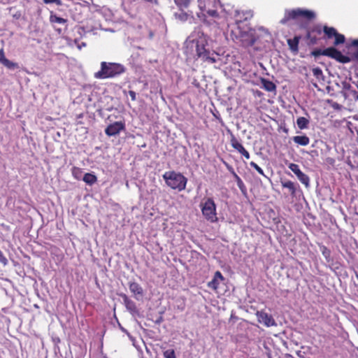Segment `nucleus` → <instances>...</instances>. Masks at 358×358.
<instances>
[{"mask_svg":"<svg viewBox=\"0 0 358 358\" xmlns=\"http://www.w3.org/2000/svg\"><path fill=\"white\" fill-rule=\"evenodd\" d=\"M208 41V36L199 28L195 29L185 42V52L208 64L220 61V55L210 50Z\"/></svg>","mask_w":358,"mask_h":358,"instance_id":"1","label":"nucleus"},{"mask_svg":"<svg viewBox=\"0 0 358 358\" xmlns=\"http://www.w3.org/2000/svg\"><path fill=\"white\" fill-rule=\"evenodd\" d=\"M125 71V67L121 64L102 62L101 69L95 73L94 77L98 79L111 78L122 74Z\"/></svg>","mask_w":358,"mask_h":358,"instance_id":"2","label":"nucleus"},{"mask_svg":"<svg viewBox=\"0 0 358 358\" xmlns=\"http://www.w3.org/2000/svg\"><path fill=\"white\" fill-rule=\"evenodd\" d=\"M166 184L173 189L180 192L185 189L187 179L182 173L176 171H166L163 174Z\"/></svg>","mask_w":358,"mask_h":358,"instance_id":"3","label":"nucleus"},{"mask_svg":"<svg viewBox=\"0 0 358 358\" xmlns=\"http://www.w3.org/2000/svg\"><path fill=\"white\" fill-rule=\"evenodd\" d=\"M315 17V13L312 10L300 8L292 10L287 9L285 11L284 17L281 19L280 22L282 24H285L290 20L305 19L311 20Z\"/></svg>","mask_w":358,"mask_h":358,"instance_id":"4","label":"nucleus"},{"mask_svg":"<svg viewBox=\"0 0 358 358\" xmlns=\"http://www.w3.org/2000/svg\"><path fill=\"white\" fill-rule=\"evenodd\" d=\"M219 5V0H198V6L201 10L197 13L198 17L199 18L206 17V13L210 17H217V8Z\"/></svg>","mask_w":358,"mask_h":358,"instance_id":"5","label":"nucleus"},{"mask_svg":"<svg viewBox=\"0 0 358 358\" xmlns=\"http://www.w3.org/2000/svg\"><path fill=\"white\" fill-rule=\"evenodd\" d=\"M200 206L202 215L208 221L212 223L217 221L216 205L212 198L206 199Z\"/></svg>","mask_w":358,"mask_h":358,"instance_id":"6","label":"nucleus"},{"mask_svg":"<svg viewBox=\"0 0 358 358\" xmlns=\"http://www.w3.org/2000/svg\"><path fill=\"white\" fill-rule=\"evenodd\" d=\"M231 34L236 39H239L242 45L245 47L253 45L256 41V38L252 31H243L240 29L239 26L237 27L236 30H231Z\"/></svg>","mask_w":358,"mask_h":358,"instance_id":"7","label":"nucleus"},{"mask_svg":"<svg viewBox=\"0 0 358 358\" xmlns=\"http://www.w3.org/2000/svg\"><path fill=\"white\" fill-rule=\"evenodd\" d=\"M341 87L342 90L341 93L345 99H350L355 101L358 100V92L352 87L350 83L346 80L342 81Z\"/></svg>","mask_w":358,"mask_h":358,"instance_id":"8","label":"nucleus"},{"mask_svg":"<svg viewBox=\"0 0 358 358\" xmlns=\"http://www.w3.org/2000/svg\"><path fill=\"white\" fill-rule=\"evenodd\" d=\"M325 56L329 57L336 61L345 64L350 61L348 56L343 55L339 50L334 47L324 49Z\"/></svg>","mask_w":358,"mask_h":358,"instance_id":"9","label":"nucleus"},{"mask_svg":"<svg viewBox=\"0 0 358 358\" xmlns=\"http://www.w3.org/2000/svg\"><path fill=\"white\" fill-rule=\"evenodd\" d=\"M227 13L234 19L237 27L238 26L239 23L250 20L253 15L252 11L250 10L240 11L235 10L234 13L229 10L227 11Z\"/></svg>","mask_w":358,"mask_h":358,"instance_id":"10","label":"nucleus"},{"mask_svg":"<svg viewBox=\"0 0 358 358\" xmlns=\"http://www.w3.org/2000/svg\"><path fill=\"white\" fill-rule=\"evenodd\" d=\"M125 129V124L123 122H115L109 124L105 129V134L108 136H115L118 135L122 131Z\"/></svg>","mask_w":358,"mask_h":358,"instance_id":"11","label":"nucleus"},{"mask_svg":"<svg viewBox=\"0 0 358 358\" xmlns=\"http://www.w3.org/2000/svg\"><path fill=\"white\" fill-rule=\"evenodd\" d=\"M289 169L297 176L301 183L305 185L306 187H309V177L301 171L298 164L292 163L289 165Z\"/></svg>","mask_w":358,"mask_h":358,"instance_id":"12","label":"nucleus"},{"mask_svg":"<svg viewBox=\"0 0 358 358\" xmlns=\"http://www.w3.org/2000/svg\"><path fill=\"white\" fill-rule=\"evenodd\" d=\"M257 317L259 323L264 324L266 327L276 326L277 324L273 317L263 311H257Z\"/></svg>","mask_w":358,"mask_h":358,"instance_id":"13","label":"nucleus"},{"mask_svg":"<svg viewBox=\"0 0 358 358\" xmlns=\"http://www.w3.org/2000/svg\"><path fill=\"white\" fill-rule=\"evenodd\" d=\"M121 297L123 299V303L124 304L127 310L133 315L138 314V310L136 306V303L131 300L126 294H122Z\"/></svg>","mask_w":358,"mask_h":358,"instance_id":"14","label":"nucleus"},{"mask_svg":"<svg viewBox=\"0 0 358 358\" xmlns=\"http://www.w3.org/2000/svg\"><path fill=\"white\" fill-rule=\"evenodd\" d=\"M224 280V278L222 273L219 271H217L215 273L212 280L208 282V287L213 290H217L220 282H223Z\"/></svg>","mask_w":358,"mask_h":358,"instance_id":"15","label":"nucleus"},{"mask_svg":"<svg viewBox=\"0 0 358 358\" xmlns=\"http://www.w3.org/2000/svg\"><path fill=\"white\" fill-rule=\"evenodd\" d=\"M129 287L131 292L134 294L136 299L140 300L143 295L142 287L136 282H130Z\"/></svg>","mask_w":358,"mask_h":358,"instance_id":"16","label":"nucleus"},{"mask_svg":"<svg viewBox=\"0 0 358 358\" xmlns=\"http://www.w3.org/2000/svg\"><path fill=\"white\" fill-rule=\"evenodd\" d=\"M230 143L233 148L237 150L240 154L242 155L246 150L243 146V145L238 141V140L235 137V136L231 134L230 138Z\"/></svg>","mask_w":358,"mask_h":358,"instance_id":"17","label":"nucleus"},{"mask_svg":"<svg viewBox=\"0 0 358 358\" xmlns=\"http://www.w3.org/2000/svg\"><path fill=\"white\" fill-rule=\"evenodd\" d=\"M282 186L285 188L289 189L290 194L292 196L296 195V192L298 188H299V185L296 183H294L290 180L282 181Z\"/></svg>","mask_w":358,"mask_h":358,"instance_id":"18","label":"nucleus"},{"mask_svg":"<svg viewBox=\"0 0 358 358\" xmlns=\"http://www.w3.org/2000/svg\"><path fill=\"white\" fill-rule=\"evenodd\" d=\"M262 88L267 92H275L276 85L272 82L266 78H261L260 80Z\"/></svg>","mask_w":358,"mask_h":358,"instance_id":"19","label":"nucleus"},{"mask_svg":"<svg viewBox=\"0 0 358 358\" xmlns=\"http://www.w3.org/2000/svg\"><path fill=\"white\" fill-rule=\"evenodd\" d=\"M293 141L300 145L306 146L309 144L310 139L306 136H296L293 137Z\"/></svg>","mask_w":358,"mask_h":358,"instance_id":"20","label":"nucleus"},{"mask_svg":"<svg viewBox=\"0 0 358 358\" xmlns=\"http://www.w3.org/2000/svg\"><path fill=\"white\" fill-rule=\"evenodd\" d=\"M174 16H175L176 19L180 20V22L187 21L189 17L191 18H192V16H191L189 14L185 12L182 9H180L178 11L174 13Z\"/></svg>","mask_w":358,"mask_h":358,"instance_id":"21","label":"nucleus"},{"mask_svg":"<svg viewBox=\"0 0 358 358\" xmlns=\"http://www.w3.org/2000/svg\"><path fill=\"white\" fill-rule=\"evenodd\" d=\"M83 180L89 185H94L97 181L96 176L91 173H87L84 174Z\"/></svg>","mask_w":358,"mask_h":358,"instance_id":"22","label":"nucleus"},{"mask_svg":"<svg viewBox=\"0 0 358 358\" xmlns=\"http://www.w3.org/2000/svg\"><path fill=\"white\" fill-rule=\"evenodd\" d=\"M299 37L295 36L293 39H288L287 43L292 52H297L299 50Z\"/></svg>","mask_w":358,"mask_h":358,"instance_id":"23","label":"nucleus"},{"mask_svg":"<svg viewBox=\"0 0 358 358\" xmlns=\"http://www.w3.org/2000/svg\"><path fill=\"white\" fill-rule=\"evenodd\" d=\"M50 22L52 24L57 23V24H65L67 22V20L64 19L63 17H59L56 14L51 12L50 16Z\"/></svg>","mask_w":358,"mask_h":358,"instance_id":"24","label":"nucleus"},{"mask_svg":"<svg viewBox=\"0 0 358 358\" xmlns=\"http://www.w3.org/2000/svg\"><path fill=\"white\" fill-rule=\"evenodd\" d=\"M296 124L300 129H305L308 127L309 120L304 117H300L297 118Z\"/></svg>","mask_w":358,"mask_h":358,"instance_id":"25","label":"nucleus"},{"mask_svg":"<svg viewBox=\"0 0 358 358\" xmlns=\"http://www.w3.org/2000/svg\"><path fill=\"white\" fill-rule=\"evenodd\" d=\"M71 173L74 178L76 180L83 179L84 175H83V169L76 166H73L71 169Z\"/></svg>","mask_w":358,"mask_h":358,"instance_id":"26","label":"nucleus"},{"mask_svg":"<svg viewBox=\"0 0 358 358\" xmlns=\"http://www.w3.org/2000/svg\"><path fill=\"white\" fill-rule=\"evenodd\" d=\"M324 32L327 35L328 38H331L335 36L337 31L334 27H329L327 26L324 27Z\"/></svg>","mask_w":358,"mask_h":358,"instance_id":"27","label":"nucleus"},{"mask_svg":"<svg viewBox=\"0 0 358 358\" xmlns=\"http://www.w3.org/2000/svg\"><path fill=\"white\" fill-rule=\"evenodd\" d=\"M335 41L334 43V45H338L340 44H343L345 41V38L344 35L338 34V32L335 35Z\"/></svg>","mask_w":358,"mask_h":358,"instance_id":"28","label":"nucleus"},{"mask_svg":"<svg viewBox=\"0 0 358 358\" xmlns=\"http://www.w3.org/2000/svg\"><path fill=\"white\" fill-rule=\"evenodd\" d=\"M3 65H4L6 67H7L9 69H15L18 67L17 64L15 63L12 61H10L9 59H6L3 63Z\"/></svg>","mask_w":358,"mask_h":358,"instance_id":"29","label":"nucleus"},{"mask_svg":"<svg viewBox=\"0 0 358 358\" xmlns=\"http://www.w3.org/2000/svg\"><path fill=\"white\" fill-rule=\"evenodd\" d=\"M176 4L180 8H187L191 0H174Z\"/></svg>","mask_w":358,"mask_h":358,"instance_id":"30","label":"nucleus"},{"mask_svg":"<svg viewBox=\"0 0 358 358\" xmlns=\"http://www.w3.org/2000/svg\"><path fill=\"white\" fill-rule=\"evenodd\" d=\"M322 253L327 262L331 260V251L325 246L322 247Z\"/></svg>","mask_w":358,"mask_h":358,"instance_id":"31","label":"nucleus"},{"mask_svg":"<svg viewBox=\"0 0 358 358\" xmlns=\"http://www.w3.org/2000/svg\"><path fill=\"white\" fill-rule=\"evenodd\" d=\"M163 355L165 358H176L174 350L169 349L163 352Z\"/></svg>","mask_w":358,"mask_h":358,"instance_id":"32","label":"nucleus"},{"mask_svg":"<svg viewBox=\"0 0 358 358\" xmlns=\"http://www.w3.org/2000/svg\"><path fill=\"white\" fill-rule=\"evenodd\" d=\"M237 185H238V188L240 189L243 195L246 196L248 194L247 187H246L245 185L244 184L243 181V180L238 181V182L237 183Z\"/></svg>","mask_w":358,"mask_h":358,"instance_id":"33","label":"nucleus"},{"mask_svg":"<svg viewBox=\"0 0 358 358\" xmlns=\"http://www.w3.org/2000/svg\"><path fill=\"white\" fill-rule=\"evenodd\" d=\"M250 165L251 167L254 168L259 174H261L262 176H264V177L267 178L264 175L263 169L261 167H259L255 162H251L250 163Z\"/></svg>","mask_w":358,"mask_h":358,"instance_id":"34","label":"nucleus"},{"mask_svg":"<svg viewBox=\"0 0 358 358\" xmlns=\"http://www.w3.org/2000/svg\"><path fill=\"white\" fill-rule=\"evenodd\" d=\"M72 41L79 50H80L83 47L86 46V43L84 42L80 43L79 39L78 38H74L73 40H72Z\"/></svg>","mask_w":358,"mask_h":358,"instance_id":"35","label":"nucleus"},{"mask_svg":"<svg viewBox=\"0 0 358 358\" xmlns=\"http://www.w3.org/2000/svg\"><path fill=\"white\" fill-rule=\"evenodd\" d=\"M313 73L317 78H319L320 76H322L323 75L322 69L319 67L314 68L313 69Z\"/></svg>","mask_w":358,"mask_h":358,"instance_id":"36","label":"nucleus"},{"mask_svg":"<svg viewBox=\"0 0 358 358\" xmlns=\"http://www.w3.org/2000/svg\"><path fill=\"white\" fill-rule=\"evenodd\" d=\"M311 54H312V55H313L315 57L320 56V55L325 56L324 50H321V49H315V50H313Z\"/></svg>","mask_w":358,"mask_h":358,"instance_id":"37","label":"nucleus"},{"mask_svg":"<svg viewBox=\"0 0 358 358\" xmlns=\"http://www.w3.org/2000/svg\"><path fill=\"white\" fill-rule=\"evenodd\" d=\"M45 3H55L57 6H62V3L61 0H43Z\"/></svg>","mask_w":358,"mask_h":358,"instance_id":"38","label":"nucleus"},{"mask_svg":"<svg viewBox=\"0 0 358 358\" xmlns=\"http://www.w3.org/2000/svg\"><path fill=\"white\" fill-rule=\"evenodd\" d=\"M0 262L6 265L8 263L6 257L3 255V252L0 250Z\"/></svg>","mask_w":358,"mask_h":358,"instance_id":"39","label":"nucleus"},{"mask_svg":"<svg viewBox=\"0 0 358 358\" xmlns=\"http://www.w3.org/2000/svg\"><path fill=\"white\" fill-rule=\"evenodd\" d=\"M6 59L4 54L3 49H0V63H3Z\"/></svg>","mask_w":358,"mask_h":358,"instance_id":"40","label":"nucleus"},{"mask_svg":"<svg viewBox=\"0 0 358 358\" xmlns=\"http://www.w3.org/2000/svg\"><path fill=\"white\" fill-rule=\"evenodd\" d=\"M129 94L132 101H135L136 99V94L134 91H132V90L129 91Z\"/></svg>","mask_w":358,"mask_h":358,"instance_id":"41","label":"nucleus"},{"mask_svg":"<svg viewBox=\"0 0 358 358\" xmlns=\"http://www.w3.org/2000/svg\"><path fill=\"white\" fill-rule=\"evenodd\" d=\"M76 31L80 36H82L83 34L85 32V30L83 27H79L77 28Z\"/></svg>","mask_w":358,"mask_h":358,"instance_id":"42","label":"nucleus"},{"mask_svg":"<svg viewBox=\"0 0 358 358\" xmlns=\"http://www.w3.org/2000/svg\"><path fill=\"white\" fill-rule=\"evenodd\" d=\"M233 176L236 181V183L238 182V181H241L242 179L233 171H232Z\"/></svg>","mask_w":358,"mask_h":358,"instance_id":"43","label":"nucleus"},{"mask_svg":"<svg viewBox=\"0 0 358 358\" xmlns=\"http://www.w3.org/2000/svg\"><path fill=\"white\" fill-rule=\"evenodd\" d=\"M242 155L244 156L246 159L250 158V154L247 150H245L244 152H243Z\"/></svg>","mask_w":358,"mask_h":358,"instance_id":"44","label":"nucleus"},{"mask_svg":"<svg viewBox=\"0 0 358 358\" xmlns=\"http://www.w3.org/2000/svg\"><path fill=\"white\" fill-rule=\"evenodd\" d=\"M317 38L316 37H313V38H310V43L312 44H316L317 43Z\"/></svg>","mask_w":358,"mask_h":358,"instance_id":"45","label":"nucleus"},{"mask_svg":"<svg viewBox=\"0 0 358 358\" xmlns=\"http://www.w3.org/2000/svg\"><path fill=\"white\" fill-rule=\"evenodd\" d=\"M163 321V317L162 316H160L157 320H156V323L157 324H160Z\"/></svg>","mask_w":358,"mask_h":358,"instance_id":"46","label":"nucleus"},{"mask_svg":"<svg viewBox=\"0 0 358 358\" xmlns=\"http://www.w3.org/2000/svg\"><path fill=\"white\" fill-rule=\"evenodd\" d=\"M352 45L358 46V39L354 40L352 43Z\"/></svg>","mask_w":358,"mask_h":358,"instance_id":"47","label":"nucleus"},{"mask_svg":"<svg viewBox=\"0 0 358 358\" xmlns=\"http://www.w3.org/2000/svg\"><path fill=\"white\" fill-rule=\"evenodd\" d=\"M121 329H122V331H124V332L127 333V335H128L129 337H131V336H130V335H129V334L128 333V331H127L124 328L121 327Z\"/></svg>","mask_w":358,"mask_h":358,"instance_id":"48","label":"nucleus"},{"mask_svg":"<svg viewBox=\"0 0 358 358\" xmlns=\"http://www.w3.org/2000/svg\"><path fill=\"white\" fill-rule=\"evenodd\" d=\"M355 57L358 59V50L354 54Z\"/></svg>","mask_w":358,"mask_h":358,"instance_id":"49","label":"nucleus"},{"mask_svg":"<svg viewBox=\"0 0 358 358\" xmlns=\"http://www.w3.org/2000/svg\"><path fill=\"white\" fill-rule=\"evenodd\" d=\"M353 83L355 85V86H356V87H357V91L358 92V81H357V82H353ZM357 101H358V100H357Z\"/></svg>","mask_w":358,"mask_h":358,"instance_id":"50","label":"nucleus"},{"mask_svg":"<svg viewBox=\"0 0 358 358\" xmlns=\"http://www.w3.org/2000/svg\"><path fill=\"white\" fill-rule=\"evenodd\" d=\"M143 1L147 3H152L154 0H143Z\"/></svg>","mask_w":358,"mask_h":358,"instance_id":"51","label":"nucleus"},{"mask_svg":"<svg viewBox=\"0 0 358 358\" xmlns=\"http://www.w3.org/2000/svg\"><path fill=\"white\" fill-rule=\"evenodd\" d=\"M55 30H56L57 31H58L59 34L62 32V29H59V28H58V29L55 28Z\"/></svg>","mask_w":358,"mask_h":358,"instance_id":"52","label":"nucleus"},{"mask_svg":"<svg viewBox=\"0 0 358 358\" xmlns=\"http://www.w3.org/2000/svg\"><path fill=\"white\" fill-rule=\"evenodd\" d=\"M357 76H358V74H357Z\"/></svg>","mask_w":358,"mask_h":358,"instance_id":"53","label":"nucleus"}]
</instances>
